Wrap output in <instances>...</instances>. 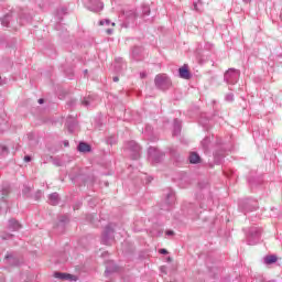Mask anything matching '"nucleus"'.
<instances>
[{"label": "nucleus", "mask_w": 282, "mask_h": 282, "mask_svg": "<svg viewBox=\"0 0 282 282\" xmlns=\"http://www.w3.org/2000/svg\"><path fill=\"white\" fill-rule=\"evenodd\" d=\"M166 235H167L169 237H173V235H175V231H173V230H167V231H166Z\"/></svg>", "instance_id": "obj_38"}, {"label": "nucleus", "mask_w": 282, "mask_h": 282, "mask_svg": "<svg viewBox=\"0 0 282 282\" xmlns=\"http://www.w3.org/2000/svg\"><path fill=\"white\" fill-rule=\"evenodd\" d=\"M113 228H111V225H108L105 230L104 234L101 236V243H104V246H111V243H113L115 241V236H113Z\"/></svg>", "instance_id": "obj_4"}, {"label": "nucleus", "mask_w": 282, "mask_h": 282, "mask_svg": "<svg viewBox=\"0 0 282 282\" xmlns=\"http://www.w3.org/2000/svg\"><path fill=\"white\" fill-rule=\"evenodd\" d=\"M127 67L124 63H122V59H116L115 62V70L117 74H123V69Z\"/></svg>", "instance_id": "obj_14"}, {"label": "nucleus", "mask_w": 282, "mask_h": 282, "mask_svg": "<svg viewBox=\"0 0 282 282\" xmlns=\"http://www.w3.org/2000/svg\"><path fill=\"white\" fill-rule=\"evenodd\" d=\"M0 151H1V153H8V147L0 145Z\"/></svg>", "instance_id": "obj_33"}, {"label": "nucleus", "mask_w": 282, "mask_h": 282, "mask_svg": "<svg viewBox=\"0 0 282 282\" xmlns=\"http://www.w3.org/2000/svg\"><path fill=\"white\" fill-rule=\"evenodd\" d=\"M252 0H243V3H250Z\"/></svg>", "instance_id": "obj_45"}, {"label": "nucleus", "mask_w": 282, "mask_h": 282, "mask_svg": "<svg viewBox=\"0 0 282 282\" xmlns=\"http://www.w3.org/2000/svg\"><path fill=\"white\" fill-rule=\"evenodd\" d=\"M10 195V185H3L1 188V199L6 202V198Z\"/></svg>", "instance_id": "obj_19"}, {"label": "nucleus", "mask_w": 282, "mask_h": 282, "mask_svg": "<svg viewBox=\"0 0 282 282\" xmlns=\"http://www.w3.org/2000/svg\"><path fill=\"white\" fill-rule=\"evenodd\" d=\"M160 254H169V251L166 249H160Z\"/></svg>", "instance_id": "obj_39"}, {"label": "nucleus", "mask_w": 282, "mask_h": 282, "mask_svg": "<svg viewBox=\"0 0 282 282\" xmlns=\"http://www.w3.org/2000/svg\"><path fill=\"white\" fill-rule=\"evenodd\" d=\"M87 221H90V224H93L94 226H98V218H96V216L94 215H87L86 216Z\"/></svg>", "instance_id": "obj_23"}, {"label": "nucleus", "mask_w": 282, "mask_h": 282, "mask_svg": "<svg viewBox=\"0 0 282 282\" xmlns=\"http://www.w3.org/2000/svg\"><path fill=\"white\" fill-rule=\"evenodd\" d=\"M276 261H279V258L274 254H270L264 258L265 265H272V263H276Z\"/></svg>", "instance_id": "obj_18"}, {"label": "nucleus", "mask_w": 282, "mask_h": 282, "mask_svg": "<svg viewBox=\"0 0 282 282\" xmlns=\"http://www.w3.org/2000/svg\"><path fill=\"white\" fill-rule=\"evenodd\" d=\"M8 228H9V230H12L13 232L17 230H21V223H19V220H17L14 218H11V219H9Z\"/></svg>", "instance_id": "obj_10"}, {"label": "nucleus", "mask_w": 282, "mask_h": 282, "mask_svg": "<svg viewBox=\"0 0 282 282\" xmlns=\"http://www.w3.org/2000/svg\"><path fill=\"white\" fill-rule=\"evenodd\" d=\"M175 204V193L169 192L165 198V205L162 207V210H169V206Z\"/></svg>", "instance_id": "obj_8"}, {"label": "nucleus", "mask_w": 282, "mask_h": 282, "mask_svg": "<svg viewBox=\"0 0 282 282\" xmlns=\"http://www.w3.org/2000/svg\"><path fill=\"white\" fill-rule=\"evenodd\" d=\"M44 158V162H52L55 166H61V160L54 159L53 156L50 155H46Z\"/></svg>", "instance_id": "obj_22"}, {"label": "nucleus", "mask_w": 282, "mask_h": 282, "mask_svg": "<svg viewBox=\"0 0 282 282\" xmlns=\"http://www.w3.org/2000/svg\"><path fill=\"white\" fill-rule=\"evenodd\" d=\"M154 85L156 89H160L161 91H166L167 89H171L173 82H171V77L166 74H159L154 78Z\"/></svg>", "instance_id": "obj_1"}, {"label": "nucleus", "mask_w": 282, "mask_h": 282, "mask_svg": "<svg viewBox=\"0 0 282 282\" xmlns=\"http://www.w3.org/2000/svg\"><path fill=\"white\" fill-rule=\"evenodd\" d=\"M32 189L29 187V186H25L24 188H23V191H22V193L24 194V195H28V193H30Z\"/></svg>", "instance_id": "obj_34"}, {"label": "nucleus", "mask_w": 282, "mask_h": 282, "mask_svg": "<svg viewBox=\"0 0 282 282\" xmlns=\"http://www.w3.org/2000/svg\"><path fill=\"white\" fill-rule=\"evenodd\" d=\"M259 239H261V228H251L249 231L248 245L256 246V243H259Z\"/></svg>", "instance_id": "obj_6"}, {"label": "nucleus", "mask_w": 282, "mask_h": 282, "mask_svg": "<svg viewBox=\"0 0 282 282\" xmlns=\"http://www.w3.org/2000/svg\"><path fill=\"white\" fill-rule=\"evenodd\" d=\"M202 147L205 151H208V147H210V138L207 137L202 141Z\"/></svg>", "instance_id": "obj_26"}, {"label": "nucleus", "mask_w": 282, "mask_h": 282, "mask_svg": "<svg viewBox=\"0 0 282 282\" xmlns=\"http://www.w3.org/2000/svg\"><path fill=\"white\" fill-rule=\"evenodd\" d=\"M24 162H32V156L25 155L24 156Z\"/></svg>", "instance_id": "obj_36"}, {"label": "nucleus", "mask_w": 282, "mask_h": 282, "mask_svg": "<svg viewBox=\"0 0 282 282\" xmlns=\"http://www.w3.org/2000/svg\"><path fill=\"white\" fill-rule=\"evenodd\" d=\"M14 237V235L11 234H3L1 236L2 241H8V239H12Z\"/></svg>", "instance_id": "obj_28"}, {"label": "nucleus", "mask_w": 282, "mask_h": 282, "mask_svg": "<svg viewBox=\"0 0 282 282\" xmlns=\"http://www.w3.org/2000/svg\"><path fill=\"white\" fill-rule=\"evenodd\" d=\"M64 144H65V147H69V142H65Z\"/></svg>", "instance_id": "obj_46"}, {"label": "nucleus", "mask_w": 282, "mask_h": 282, "mask_svg": "<svg viewBox=\"0 0 282 282\" xmlns=\"http://www.w3.org/2000/svg\"><path fill=\"white\" fill-rule=\"evenodd\" d=\"M151 14V8L147 4L142 6V17H149Z\"/></svg>", "instance_id": "obj_25"}, {"label": "nucleus", "mask_w": 282, "mask_h": 282, "mask_svg": "<svg viewBox=\"0 0 282 282\" xmlns=\"http://www.w3.org/2000/svg\"><path fill=\"white\" fill-rule=\"evenodd\" d=\"M149 160L155 162L156 164L162 162L164 158V152L158 150V148L150 147L148 150Z\"/></svg>", "instance_id": "obj_5"}, {"label": "nucleus", "mask_w": 282, "mask_h": 282, "mask_svg": "<svg viewBox=\"0 0 282 282\" xmlns=\"http://www.w3.org/2000/svg\"><path fill=\"white\" fill-rule=\"evenodd\" d=\"M82 105H83L84 107H91V105H94V97H91V96L85 97V98L82 100Z\"/></svg>", "instance_id": "obj_21"}, {"label": "nucleus", "mask_w": 282, "mask_h": 282, "mask_svg": "<svg viewBox=\"0 0 282 282\" xmlns=\"http://www.w3.org/2000/svg\"><path fill=\"white\" fill-rule=\"evenodd\" d=\"M106 32H107V34H112V33H113V30L108 29Z\"/></svg>", "instance_id": "obj_42"}, {"label": "nucleus", "mask_w": 282, "mask_h": 282, "mask_svg": "<svg viewBox=\"0 0 282 282\" xmlns=\"http://www.w3.org/2000/svg\"><path fill=\"white\" fill-rule=\"evenodd\" d=\"M55 279H61V281H76V276L69 273H54Z\"/></svg>", "instance_id": "obj_9"}, {"label": "nucleus", "mask_w": 282, "mask_h": 282, "mask_svg": "<svg viewBox=\"0 0 282 282\" xmlns=\"http://www.w3.org/2000/svg\"><path fill=\"white\" fill-rule=\"evenodd\" d=\"M104 23H106V25H109V23H111V21L110 20H101L99 22V25H102Z\"/></svg>", "instance_id": "obj_35"}, {"label": "nucleus", "mask_w": 282, "mask_h": 282, "mask_svg": "<svg viewBox=\"0 0 282 282\" xmlns=\"http://www.w3.org/2000/svg\"><path fill=\"white\" fill-rule=\"evenodd\" d=\"M112 80H113V83H118V80H120V78H118V76H115V77L112 78Z\"/></svg>", "instance_id": "obj_41"}, {"label": "nucleus", "mask_w": 282, "mask_h": 282, "mask_svg": "<svg viewBox=\"0 0 282 282\" xmlns=\"http://www.w3.org/2000/svg\"><path fill=\"white\" fill-rule=\"evenodd\" d=\"M240 75L241 72L235 68H229L224 75V80L227 85H236L237 80H239Z\"/></svg>", "instance_id": "obj_2"}, {"label": "nucleus", "mask_w": 282, "mask_h": 282, "mask_svg": "<svg viewBox=\"0 0 282 282\" xmlns=\"http://www.w3.org/2000/svg\"><path fill=\"white\" fill-rule=\"evenodd\" d=\"M178 76L184 80H191V78H193V74L191 73L186 64L178 68Z\"/></svg>", "instance_id": "obj_7"}, {"label": "nucleus", "mask_w": 282, "mask_h": 282, "mask_svg": "<svg viewBox=\"0 0 282 282\" xmlns=\"http://www.w3.org/2000/svg\"><path fill=\"white\" fill-rule=\"evenodd\" d=\"M41 195H42L41 191H37L35 194V199H41Z\"/></svg>", "instance_id": "obj_37"}, {"label": "nucleus", "mask_w": 282, "mask_h": 282, "mask_svg": "<svg viewBox=\"0 0 282 282\" xmlns=\"http://www.w3.org/2000/svg\"><path fill=\"white\" fill-rule=\"evenodd\" d=\"M74 210H78V207H74Z\"/></svg>", "instance_id": "obj_47"}, {"label": "nucleus", "mask_w": 282, "mask_h": 282, "mask_svg": "<svg viewBox=\"0 0 282 282\" xmlns=\"http://www.w3.org/2000/svg\"><path fill=\"white\" fill-rule=\"evenodd\" d=\"M113 272H118V265H116V263H113V261L109 260L106 262V274H111Z\"/></svg>", "instance_id": "obj_11"}, {"label": "nucleus", "mask_w": 282, "mask_h": 282, "mask_svg": "<svg viewBox=\"0 0 282 282\" xmlns=\"http://www.w3.org/2000/svg\"><path fill=\"white\" fill-rule=\"evenodd\" d=\"M225 100L227 102H232V100H235V95L232 93L227 94Z\"/></svg>", "instance_id": "obj_27"}, {"label": "nucleus", "mask_w": 282, "mask_h": 282, "mask_svg": "<svg viewBox=\"0 0 282 282\" xmlns=\"http://www.w3.org/2000/svg\"><path fill=\"white\" fill-rule=\"evenodd\" d=\"M181 131H182V122H180L177 119H175L174 120L173 135H180Z\"/></svg>", "instance_id": "obj_20"}, {"label": "nucleus", "mask_w": 282, "mask_h": 282, "mask_svg": "<svg viewBox=\"0 0 282 282\" xmlns=\"http://www.w3.org/2000/svg\"><path fill=\"white\" fill-rule=\"evenodd\" d=\"M67 127H68L69 133H74V128L76 127V123L73 122V123L69 124V122H67Z\"/></svg>", "instance_id": "obj_30"}, {"label": "nucleus", "mask_w": 282, "mask_h": 282, "mask_svg": "<svg viewBox=\"0 0 282 282\" xmlns=\"http://www.w3.org/2000/svg\"><path fill=\"white\" fill-rule=\"evenodd\" d=\"M167 261H172V259H171V258H167Z\"/></svg>", "instance_id": "obj_48"}, {"label": "nucleus", "mask_w": 282, "mask_h": 282, "mask_svg": "<svg viewBox=\"0 0 282 282\" xmlns=\"http://www.w3.org/2000/svg\"><path fill=\"white\" fill-rule=\"evenodd\" d=\"M170 153H171L172 158H177V150L171 149Z\"/></svg>", "instance_id": "obj_32"}, {"label": "nucleus", "mask_w": 282, "mask_h": 282, "mask_svg": "<svg viewBox=\"0 0 282 282\" xmlns=\"http://www.w3.org/2000/svg\"><path fill=\"white\" fill-rule=\"evenodd\" d=\"M7 261H9V263L11 265H18L19 261H17V258L12 257V254H8L6 256Z\"/></svg>", "instance_id": "obj_24"}, {"label": "nucleus", "mask_w": 282, "mask_h": 282, "mask_svg": "<svg viewBox=\"0 0 282 282\" xmlns=\"http://www.w3.org/2000/svg\"><path fill=\"white\" fill-rule=\"evenodd\" d=\"M11 19H12V13H7L3 18L0 19L1 25H3V28H8V25H10Z\"/></svg>", "instance_id": "obj_17"}, {"label": "nucleus", "mask_w": 282, "mask_h": 282, "mask_svg": "<svg viewBox=\"0 0 282 282\" xmlns=\"http://www.w3.org/2000/svg\"><path fill=\"white\" fill-rule=\"evenodd\" d=\"M245 213H250L252 210H257V202L247 200L243 205Z\"/></svg>", "instance_id": "obj_12"}, {"label": "nucleus", "mask_w": 282, "mask_h": 282, "mask_svg": "<svg viewBox=\"0 0 282 282\" xmlns=\"http://www.w3.org/2000/svg\"><path fill=\"white\" fill-rule=\"evenodd\" d=\"M141 78H147V74L141 73Z\"/></svg>", "instance_id": "obj_44"}, {"label": "nucleus", "mask_w": 282, "mask_h": 282, "mask_svg": "<svg viewBox=\"0 0 282 282\" xmlns=\"http://www.w3.org/2000/svg\"><path fill=\"white\" fill-rule=\"evenodd\" d=\"M188 160L191 164H199V162H202V158H199V154H197V152H192Z\"/></svg>", "instance_id": "obj_16"}, {"label": "nucleus", "mask_w": 282, "mask_h": 282, "mask_svg": "<svg viewBox=\"0 0 282 282\" xmlns=\"http://www.w3.org/2000/svg\"><path fill=\"white\" fill-rule=\"evenodd\" d=\"M43 102H45V99H43V98L39 99L40 105H43Z\"/></svg>", "instance_id": "obj_43"}, {"label": "nucleus", "mask_w": 282, "mask_h": 282, "mask_svg": "<svg viewBox=\"0 0 282 282\" xmlns=\"http://www.w3.org/2000/svg\"><path fill=\"white\" fill-rule=\"evenodd\" d=\"M91 12H96V7H88Z\"/></svg>", "instance_id": "obj_40"}, {"label": "nucleus", "mask_w": 282, "mask_h": 282, "mask_svg": "<svg viewBox=\"0 0 282 282\" xmlns=\"http://www.w3.org/2000/svg\"><path fill=\"white\" fill-rule=\"evenodd\" d=\"M77 151H79V153H89L91 152V145L86 142H79Z\"/></svg>", "instance_id": "obj_13"}, {"label": "nucleus", "mask_w": 282, "mask_h": 282, "mask_svg": "<svg viewBox=\"0 0 282 282\" xmlns=\"http://www.w3.org/2000/svg\"><path fill=\"white\" fill-rule=\"evenodd\" d=\"M193 6L196 12H202V9H199V6H202V1L198 0V2H194Z\"/></svg>", "instance_id": "obj_29"}, {"label": "nucleus", "mask_w": 282, "mask_h": 282, "mask_svg": "<svg viewBox=\"0 0 282 282\" xmlns=\"http://www.w3.org/2000/svg\"><path fill=\"white\" fill-rule=\"evenodd\" d=\"M102 8H104V7H102V4H101V6H100V10H102Z\"/></svg>", "instance_id": "obj_49"}, {"label": "nucleus", "mask_w": 282, "mask_h": 282, "mask_svg": "<svg viewBox=\"0 0 282 282\" xmlns=\"http://www.w3.org/2000/svg\"><path fill=\"white\" fill-rule=\"evenodd\" d=\"M58 202H61L58 193H53L48 196V204H51V206H58Z\"/></svg>", "instance_id": "obj_15"}, {"label": "nucleus", "mask_w": 282, "mask_h": 282, "mask_svg": "<svg viewBox=\"0 0 282 282\" xmlns=\"http://www.w3.org/2000/svg\"><path fill=\"white\" fill-rule=\"evenodd\" d=\"M127 151H129L132 160H140V153L142 148L135 141H129L126 145Z\"/></svg>", "instance_id": "obj_3"}, {"label": "nucleus", "mask_w": 282, "mask_h": 282, "mask_svg": "<svg viewBox=\"0 0 282 282\" xmlns=\"http://www.w3.org/2000/svg\"><path fill=\"white\" fill-rule=\"evenodd\" d=\"M59 221H61V224H66V221H69V217H67V216H61V217H59Z\"/></svg>", "instance_id": "obj_31"}]
</instances>
